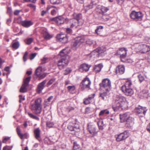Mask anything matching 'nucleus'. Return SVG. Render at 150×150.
<instances>
[{"mask_svg":"<svg viewBox=\"0 0 150 150\" xmlns=\"http://www.w3.org/2000/svg\"><path fill=\"white\" fill-rule=\"evenodd\" d=\"M67 52L65 49H64L59 53V55L62 57L58 61V66L60 69H62L66 67L69 62V57L66 55Z\"/></svg>","mask_w":150,"mask_h":150,"instance_id":"1","label":"nucleus"},{"mask_svg":"<svg viewBox=\"0 0 150 150\" xmlns=\"http://www.w3.org/2000/svg\"><path fill=\"white\" fill-rule=\"evenodd\" d=\"M73 16V18L70 20V27L78 28L83 23V20L82 18V15L81 13H74Z\"/></svg>","mask_w":150,"mask_h":150,"instance_id":"2","label":"nucleus"},{"mask_svg":"<svg viewBox=\"0 0 150 150\" xmlns=\"http://www.w3.org/2000/svg\"><path fill=\"white\" fill-rule=\"evenodd\" d=\"M127 104L128 102L125 97L121 96H117L115 103V108L117 109L121 108L123 109L127 107Z\"/></svg>","mask_w":150,"mask_h":150,"instance_id":"3","label":"nucleus"},{"mask_svg":"<svg viewBox=\"0 0 150 150\" xmlns=\"http://www.w3.org/2000/svg\"><path fill=\"white\" fill-rule=\"evenodd\" d=\"M41 100L40 99L36 100L34 103L31 105V109L34 110L36 114H40L41 111L42 106H41Z\"/></svg>","mask_w":150,"mask_h":150,"instance_id":"4","label":"nucleus"},{"mask_svg":"<svg viewBox=\"0 0 150 150\" xmlns=\"http://www.w3.org/2000/svg\"><path fill=\"white\" fill-rule=\"evenodd\" d=\"M100 85L103 91H110L111 89V84L110 80L108 79H104Z\"/></svg>","mask_w":150,"mask_h":150,"instance_id":"5","label":"nucleus"},{"mask_svg":"<svg viewBox=\"0 0 150 150\" xmlns=\"http://www.w3.org/2000/svg\"><path fill=\"white\" fill-rule=\"evenodd\" d=\"M131 18L135 21H141L142 20L143 15L140 12H136L134 11H133L130 14Z\"/></svg>","mask_w":150,"mask_h":150,"instance_id":"6","label":"nucleus"},{"mask_svg":"<svg viewBox=\"0 0 150 150\" xmlns=\"http://www.w3.org/2000/svg\"><path fill=\"white\" fill-rule=\"evenodd\" d=\"M31 76L26 77L23 80V83L21 88L20 91L22 93H25L27 91V87L29 85V83L30 80Z\"/></svg>","mask_w":150,"mask_h":150,"instance_id":"7","label":"nucleus"},{"mask_svg":"<svg viewBox=\"0 0 150 150\" xmlns=\"http://www.w3.org/2000/svg\"><path fill=\"white\" fill-rule=\"evenodd\" d=\"M91 82L87 77L84 78L80 84V86L82 90L86 88H90Z\"/></svg>","mask_w":150,"mask_h":150,"instance_id":"8","label":"nucleus"},{"mask_svg":"<svg viewBox=\"0 0 150 150\" xmlns=\"http://www.w3.org/2000/svg\"><path fill=\"white\" fill-rule=\"evenodd\" d=\"M84 41V39L81 37L76 38L74 41L71 44L72 48L74 50L76 49L80 45L81 43L83 42Z\"/></svg>","mask_w":150,"mask_h":150,"instance_id":"9","label":"nucleus"},{"mask_svg":"<svg viewBox=\"0 0 150 150\" xmlns=\"http://www.w3.org/2000/svg\"><path fill=\"white\" fill-rule=\"evenodd\" d=\"M121 89L122 92L127 96H131L134 94V91L132 89L126 86H122Z\"/></svg>","mask_w":150,"mask_h":150,"instance_id":"10","label":"nucleus"},{"mask_svg":"<svg viewBox=\"0 0 150 150\" xmlns=\"http://www.w3.org/2000/svg\"><path fill=\"white\" fill-rule=\"evenodd\" d=\"M129 135V132L128 131H125L118 135L116 138V140L117 142L124 140L128 137Z\"/></svg>","mask_w":150,"mask_h":150,"instance_id":"11","label":"nucleus"},{"mask_svg":"<svg viewBox=\"0 0 150 150\" xmlns=\"http://www.w3.org/2000/svg\"><path fill=\"white\" fill-rule=\"evenodd\" d=\"M56 38L59 41L63 43H66L68 41V37L65 34H58L56 36Z\"/></svg>","mask_w":150,"mask_h":150,"instance_id":"12","label":"nucleus"},{"mask_svg":"<svg viewBox=\"0 0 150 150\" xmlns=\"http://www.w3.org/2000/svg\"><path fill=\"white\" fill-rule=\"evenodd\" d=\"M135 111L138 114H142V115L141 116H143L145 115L147 109L145 107H143L139 105L135 108Z\"/></svg>","mask_w":150,"mask_h":150,"instance_id":"13","label":"nucleus"},{"mask_svg":"<svg viewBox=\"0 0 150 150\" xmlns=\"http://www.w3.org/2000/svg\"><path fill=\"white\" fill-rule=\"evenodd\" d=\"M88 129L90 133L93 135H95L97 133L96 127L94 125L89 124L88 126Z\"/></svg>","mask_w":150,"mask_h":150,"instance_id":"14","label":"nucleus"},{"mask_svg":"<svg viewBox=\"0 0 150 150\" xmlns=\"http://www.w3.org/2000/svg\"><path fill=\"white\" fill-rule=\"evenodd\" d=\"M51 20L55 21L58 25L64 23L65 20L64 18L61 16L51 18Z\"/></svg>","mask_w":150,"mask_h":150,"instance_id":"15","label":"nucleus"},{"mask_svg":"<svg viewBox=\"0 0 150 150\" xmlns=\"http://www.w3.org/2000/svg\"><path fill=\"white\" fill-rule=\"evenodd\" d=\"M120 121L122 122L126 121L127 119H128L130 117V113L129 112L120 114Z\"/></svg>","mask_w":150,"mask_h":150,"instance_id":"16","label":"nucleus"},{"mask_svg":"<svg viewBox=\"0 0 150 150\" xmlns=\"http://www.w3.org/2000/svg\"><path fill=\"white\" fill-rule=\"evenodd\" d=\"M127 51V50H125V48H123L120 49L119 50L117 51V53L118 54L120 55V57L121 61H122V59L125 57L126 55Z\"/></svg>","mask_w":150,"mask_h":150,"instance_id":"17","label":"nucleus"},{"mask_svg":"<svg viewBox=\"0 0 150 150\" xmlns=\"http://www.w3.org/2000/svg\"><path fill=\"white\" fill-rule=\"evenodd\" d=\"M125 71V68L124 65H118L116 69V72L118 75L122 74Z\"/></svg>","mask_w":150,"mask_h":150,"instance_id":"18","label":"nucleus"},{"mask_svg":"<svg viewBox=\"0 0 150 150\" xmlns=\"http://www.w3.org/2000/svg\"><path fill=\"white\" fill-rule=\"evenodd\" d=\"M91 67V65L86 64H83L80 66L79 67V70L81 72L84 71L86 72L88 71Z\"/></svg>","mask_w":150,"mask_h":150,"instance_id":"19","label":"nucleus"},{"mask_svg":"<svg viewBox=\"0 0 150 150\" xmlns=\"http://www.w3.org/2000/svg\"><path fill=\"white\" fill-rule=\"evenodd\" d=\"M141 48L140 51L143 53H145L150 51V46L146 44H142L140 45Z\"/></svg>","mask_w":150,"mask_h":150,"instance_id":"20","label":"nucleus"},{"mask_svg":"<svg viewBox=\"0 0 150 150\" xmlns=\"http://www.w3.org/2000/svg\"><path fill=\"white\" fill-rule=\"evenodd\" d=\"M134 118L130 116L126 121V126L128 128H131L134 125Z\"/></svg>","mask_w":150,"mask_h":150,"instance_id":"21","label":"nucleus"},{"mask_svg":"<svg viewBox=\"0 0 150 150\" xmlns=\"http://www.w3.org/2000/svg\"><path fill=\"white\" fill-rule=\"evenodd\" d=\"M97 0H92L91 1V3L90 4L87 5L85 6L84 8L86 11L92 8L94 5H96L98 3Z\"/></svg>","mask_w":150,"mask_h":150,"instance_id":"22","label":"nucleus"},{"mask_svg":"<svg viewBox=\"0 0 150 150\" xmlns=\"http://www.w3.org/2000/svg\"><path fill=\"white\" fill-rule=\"evenodd\" d=\"M95 96V93H93L89 96L88 98H85L84 100L83 103L85 105L89 104L92 101L93 99Z\"/></svg>","mask_w":150,"mask_h":150,"instance_id":"23","label":"nucleus"},{"mask_svg":"<svg viewBox=\"0 0 150 150\" xmlns=\"http://www.w3.org/2000/svg\"><path fill=\"white\" fill-rule=\"evenodd\" d=\"M75 125L73 126L71 124H69L67 127L68 129L71 131H75L76 132H79L80 131L79 126L78 125L75 124Z\"/></svg>","mask_w":150,"mask_h":150,"instance_id":"24","label":"nucleus"},{"mask_svg":"<svg viewBox=\"0 0 150 150\" xmlns=\"http://www.w3.org/2000/svg\"><path fill=\"white\" fill-rule=\"evenodd\" d=\"M46 83V80H45L38 84L37 88V92L38 93H40L42 92V90L45 87V85Z\"/></svg>","mask_w":150,"mask_h":150,"instance_id":"25","label":"nucleus"},{"mask_svg":"<svg viewBox=\"0 0 150 150\" xmlns=\"http://www.w3.org/2000/svg\"><path fill=\"white\" fill-rule=\"evenodd\" d=\"M103 67V66L102 63H100L97 65H96L93 67V71L96 73L99 72L101 71Z\"/></svg>","mask_w":150,"mask_h":150,"instance_id":"26","label":"nucleus"},{"mask_svg":"<svg viewBox=\"0 0 150 150\" xmlns=\"http://www.w3.org/2000/svg\"><path fill=\"white\" fill-rule=\"evenodd\" d=\"M21 24L24 27H28L33 24L31 21H20Z\"/></svg>","mask_w":150,"mask_h":150,"instance_id":"27","label":"nucleus"},{"mask_svg":"<svg viewBox=\"0 0 150 150\" xmlns=\"http://www.w3.org/2000/svg\"><path fill=\"white\" fill-rule=\"evenodd\" d=\"M109 91H105L102 93H100L99 97H101L102 99L104 100L105 98H107V96L109 94Z\"/></svg>","mask_w":150,"mask_h":150,"instance_id":"28","label":"nucleus"},{"mask_svg":"<svg viewBox=\"0 0 150 150\" xmlns=\"http://www.w3.org/2000/svg\"><path fill=\"white\" fill-rule=\"evenodd\" d=\"M40 130L39 128L35 129L34 130L35 137L36 139L39 140L40 137Z\"/></svg>","mask_w":150,"mask_h":150,"instance_id":"29","label":"nucleus"},{"mask_svg":"<svg viewBox=\"0 0 150 150\" xmlns=\"http://www.w3.org/2000/svg\"><path fill=\"white\" fill-rule=\"evenodd\" d=\"M35 74L38 77L42 74V68L40 67L37 68L35 71Z\"/></svg>","mask_w":150,"mask_h":150,"instance_id":"30","label":"nucleus"},{"mask_svg":"<svg viewBox=\"0 0 150 150\" xmlns=\"http://www.w3.org/2000/svg\"><path fill=\"white\" fill-rule=\"evenodd\" d=\"M51 4H59L62 3L61 0H50Z\"/></svg>","mask_w":150,"mask_h":150,"instance_id":"31","label":"nucleus"},{"mask_svg":"<svg viewBox=\"0 0 150 150\" xmlns=\"http://www.w3.org/2000/svg\"><path fill=\"white\" fill-rule=\"evenodd\" d=\"M33 39L32 38H27L25 40V42L26 44L29 45L33 41Z\"/></svg>","mask_w":150,"mask_h":150,"instance_id":"32","label":"nucleus"},{"mask_svg":"<svg viewBox=\"0 0 150 150\" xmlns=\"http://www.w3.org/2000/svg\"><path fill=\"white\" fill-rule=\"evenodd\" d=\"M109 113V111L105 109L101 110L99 113V115L100 116H102L103 115L108 114Z\"/></svg>","mask_w":150,"mask_h":150,"instance_id":"33","label":"nucleus"},{"mask_svg":"<svg viewBox=\"0 0 150 150\" xmlns=\"http://www.w3.org/2000/svg\"><path fill=\"white\" fill-rule=\"evenodd\" d=\"M67 88L69 92L71 93H73L75 90V87L74 86H69L67 87Z\"/></svg>","mask_w":150,"mask_h":150,"instance_id":"34","label":"nucleus"},{"mask_svg":"<svg viewBox=\"0 0 150 150\" xmlns=\"http://www.w3.org/2000/svg\"><path fill=\"white\" fill-rule=\"evenodd\" d=\"M98 125L99 129L102 130L103 129V122L102 121H99L98 122Z\"/></svg>","mask_w":150,"mask_h":150,"instance_id":"35","label":"nucleus"},{"mask_svg":"<svg viewBox=\"0 0 150 150\" xmlns=\"http://www.w3.org/2000/svg\"><path fill=\"white\" fill-rule=\"evenodd\" d=\"M16 131L19 137L21 139H23V135L21 132L20 129L18 127H17L16 128Z\"/></svg>","mask_w":150,"mask_h":150,"instance_id":"36","label":"nucleus"},{"mask_svg":"<svg viewBox=\"0 0 150 150\" xmlns=\"http://www.w3.org/2000/svg\"><path fill=\"white\" fill-rule=\"evenodd\" d=\"M109 10V8H108L104 6H102L100 8V10L103 13L102 14H103L104 13L107 12Z\"/></svg>","mask_w":150,"mask_h":150,"instance_id":"37","label":"nucleus"},{"mask_svg":"<svg viewBox=\"0 0 150 150\" xmlns=\"http://www.w3.org/2000/svg\"><path fill=\"white\" fill-rule=\"evenodd\" d=\"M101 15H102V16H101V19L102 20L104 21H108L109 19V17L108 16H106L105 15H104L103 14H101Z\"/></svg>","mask_w":150,"mask_h":150,"instance_id":"38","label":"nucleus"},{"mask_svg":"<svg viewBox=\"0 0 150 150\" xmlns=\"http://www.w3.org/2000/svg\"><path fill=\"white\" fill-rule=\"evenodd\" d=\"M65 109L66 112V113H68L71 111L73 110L74 108L72 107L69 106L65 108Z\"/></svg>","mask_w":150,"mask_h":150,"instance_id":"39","label":"nucleus"},{"mask_svg":"<svg viewBox=\"0 0 150 150\" xmlns=\"http://www.w3.org/2000/svg\"><path fill=\"white\" fill-rule=\"evenodd\" d=\"M139 81L141 83L145 79L144 76L141 74H139L137 76Z\"/></svg>","mask_w":150,"mask_h":150,"instance_id":"40","label":"nucleus"},{"mask_svg":"<svg viewBox=\"0 0 150 150\" xmlns=\"http://www.w3.org/2000/svg\"><path fill=\"white\" fill-rule=\"evenodd\" d=\"M19 45L20 44L18 42H16L12 44V47L14 49H17L19 47Z\"/></svg>","mask_w":150,"mask_h":150,"instance_id":"41","label":"nucleus"},{"mask_svg":"<svg viewBox=\"0 0 150 150\" xmlns=\"http://www.w3.org/2000/svg\"><path fill=\"white\" fill-rule=\"evenodd\" d=\"M103 28V27L102 26H98L97 27L96 29L95 30V33L97 34L98 35H100V33H98V31L99 30H101Z\"/></svg>","mask_w":150,"mask_h":150,"instance_id":"42","label":"nucleus"},{"mask_svg":"<svg viewBox=\"0 0 150 150\" xmlns=\"http://www.w3.org/2000/svg\"><path fill=\"white\" fill-rule=\"evenodd\" d=\"M132 84V82L131 81H126L125 85H123L122 86H126V87H129Z\"/></svg>","mask_w":150,"mask_h":150,"instance_id":"43","label":"nucleus"},{"mask_svg":"<svg viewBox=\"0 0 150 150\" xmlns=\"http://www.w3.org/2000/svg\"><path fill=\"white\" fill-rule=\"evenodd\" d=\"M79 147V145L77 144L76 142H74L73 144V148L74 150H77Z\"/></svg>","mask_w":150,"mask_h":150,"instance_id":"44","label":"nucleus"},{"mask_svg":"<svg viewBox=\"0 0 150 150\" xmlns=\"http://www.w3.org/2000/svg\"><path fill=\"white\" fill-rule=\"evenodd\" d=\"M55 79L54 78H52L50 79L47 83V85L48 86L52 84L55 81Z\"/></svg>","mask_w":150,"mask_h":150,"instance_id":"45","label":"nucleus"},{"mask_svg":"<svg viewBox=\"0 0 150 150\" xmlns=\"http://www.w3.org/2000/svg\"><path fill=\"white\" fill-rule=\"evenodd\" d=\"M45 38L47 39H49L52 38L51 36L48 33H45L44 35Z\"/></svg>","mask_w":150,"mask_h":150,"instance_id":"46","label":"nucleus"},{"mask_svg":"<svg viewBox=\"0 0 150 150\" xmlns=\"http://www.w3.org/2000/svg\"><path fill=\"white\" fill-rule=\"evenodd\" d=\"M48 58L47 57H44L43 59H41V64H43L46 63L48 62Z\"/></svg>","mask_w":150,"mask_h":150,"instance_id":"47","label":"nucleus"},{"mask_svg":"<svg viewBox=\"0 0 150 150\" xmlns=\"http://www.w3.org/2000/svg\"><path fill=\"white\" fill-rule=\"evenodd\" d=\"M71 70L69 68H68L65 70L64 71V74L65 75H67L70 73Z\"/></svg>","mask_w":150,"mask_h":150,"instance_id":"48","label":"nucleus"},{"mask_svg":"<svg viewBox=\"0 0 150 150\" xmlns=\"http://www.w3.org/2000/svg\"><path fill=\"white\" fill-rule=\"evenodd\" d=\"M53 125L54 124L52 122L48 121L47 122V126L49 128L52 127Z\"/></svg>","mask_w":150,"mask_h":150,"instance_id":"49","label":"nucleus"},{"mask_svg":"<svg viewBox=\"0 0 150 150\" xmlns=\"http://www.w3.org/2000/svg\"><path fill=\"white\" fill-rule=\"evenodd\" d=\"M46 76V74L45 73H43V74H41L38 77L39 78V80H41L45 78Z\"/></svg>","mask_w":150,"mask_h":150,"instance_id":"50","label":"nucleus"},{"mask_svg":"<svg viewBox=\"0 0 150 150\" xmlns=\"http://www.w3.org/2000/svg\"><path fill=\"white\" fill-rule=\"evenodd\" d=\"M28 53L27 52H25V53L24 55V56H23V61L24 62H25L27 60L26 57L28 55Z\"/></svg>","mask_w":150,"mask_h":150,"instance_id":"51","label":"nucleus"},{"mask_svg":"<svg viewBox=\"0 0 150 150\" xmlns=\"http://www.w3.org/2000/svg\"><path fill=\"white\" fill-rule=\"evenodd\" d=\"M37 54L35 53H32L30 56V59H32L36 56Z\"/></svg>","mask_w":150,"mask_h":150,"instance_id":"52","label":"nucleus"},{"mask_svg":"<svg viewBox=\"0 0 150 150\" xmlns=\"http://www.w3.org/2000/svg\"><path fill=\"white\" fill-rule=\"evenodd\" d=\"M28 6L32 8L34 11H35L36 9L35 6V5H34L32 4H29L28 5Z\"/></svg>","mask_w":150,"mask_h":150,"instance_id":"53","label":"nucleus"},{"mask_svg":"<svg viewBox=\"0 0 150 150\" xmlns=\"http://www.w3.org/2000/svg\"><path fill=\"white\" fill-rule=\"evenodd\" d=\"M21 11V10H16L14 12V14L15 15H18Z\"/></svg>","mask_w":150,"mask_h":150,"instance_id":"54","label":"nucleus"},{"mask_svg":"<svg viewBox=\"0 0 150 150\" xmlns=\"http://www.w3.org/2000/svg\"><path fill=\"white\" fill-rule=\"evenodd\" d=\"M90 107L86 108L85 110V113H89L90 112Z\"/></svg>","mask_w":150,"mask_h":150,"instance_id":"55","label":"nucleus"},{"mask_svg":"<svg viewBox=\"0 0 150 150\" xmlns=\"http://www.w3.org/2000/svg\"><path fill=\"white\" fill-rule=\"evenodd\" d=\"M53 98V96H50L49 97L47 100V101H45V102H50L51 101V100Z\"/></svg>","mask_w":150,"mask_h":150,"instance_id":"56","label":"nucleus"},{"mask_svg":"<svg viewBox=\"0 0 150 150\" xmlns=\"http://www.w3.org/2000/svg\"><path fill=\"white\" fill-rule=\"evenodd\" d=\"M66 32L67 33L70 34L72 32V30L69 28L66 29Z\"/></svg>","mask_w":150,"mask_h":150,"instance_id":"57","label":"nucleus"},{"mask_svg":"<svg viewBox=\"0 0 150 150\" xmlns=\"http://www.w3.org/2000/svg\"><path fill=\"white\" fill-rule=\"evenodd\" d=\"M26 2H30L33 3H35L36 2L37 0H23Z\"/></svg>","mask_w":150,"mask_h":150,"instance_id":"58","label":"nucleus"},{"mask_svg":"<svg viewBox=\"0 0 150 150\" xmlns=\"http://www.w3.org/2000/svg\"><path fill=\"white\" fill-rule=\"evenodd\" d=\"M57 13L56 11L54 9H53L51 11V13L53 15H55Z\"/></svg>","mask_w":150,"mask_h":150,"instance_id":"59","label":"nucleus"},{"mask_svg":"<svg viewBox=\"0 0 150 150\" xmlns=\"http://www.w3.org/2000/svg\"><path fill=\"white\" fill-rule=\"evenodd\" d=\"M9 139H10V138L9 137H5L3 140V143H5L6 142V141L7 140H9Z\"/></svg>","mask_w":150,"mask_h":150,"instance_id":"60","label":"nucleus"},{"mask_svg":"<svg viewBox=\"0 0 150 150\" xmlns=\"http://www.w3.org/2000/svg\"><path fill=\"white\" fill-rule=\"evenodd\" d=\"M3 150H11V149L9 146H6L3 148Z\"/></svg>","mask_w":150,"mask_h":150,"instance_id":"61","label":"nucleus"},{"mask_svg":"<svg viewBox=\"0 0 150 150\" xmlns=\"http://www.w3.org/2000/svg\"><path fill=\"white\" fill-rule=\"evenodd\" d=\"M47 12V11H42L41 13V16H43Z\"/></svg>","mask_w":150,"mask_h":150,"instance_id":"62","label":"nucleus"},{"mask_svg":"<svg viewBox=\"0 0 150 150\" xmlns=\"http://www.w3.org/2000/svg\"><path fill=\"white\" fill-rule=\"evenodd\" d=\"M146 129L150 133V123L147 126Z\"/></svg>","mask_w":150,"mask_h":150,"instance_id":"63","label":"nucleus"},{"mask_svg":"<svg viewBox=\"0 0 150 150\" xmlns=\"http://www.w3.org/2000/svg\"><path fill=\"white\" fill-rule=\"evenodd\" d=\"M20 100L19 101L21 102V100H25V98L24 97H23L22 96V95H20Z\"/></svg>","mask_w":150,"mask_h":150,"instance_id":"64","label":"nucleus"}]
</instances>
